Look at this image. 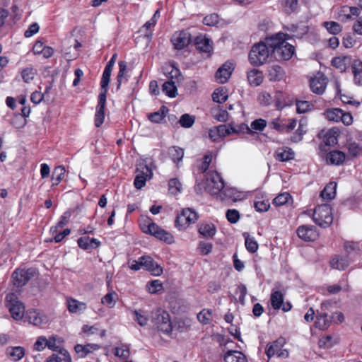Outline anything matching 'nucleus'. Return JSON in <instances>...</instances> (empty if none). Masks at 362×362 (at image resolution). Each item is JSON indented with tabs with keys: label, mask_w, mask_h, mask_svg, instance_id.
Wrapping results in <instances>:
<instances>
[{
	"label": "nucleus",
	"mask_w": 362,
	"mask_h": 362,
	"mask_svg": "<svg viewBox=\"0 0 362 362\" xmlns=\"http://www.w3.org/2000/svg\"><path fill=\"white\" fill-rule=\"evenodd\" d=\"M290 38L288 34L278 33L266 38L272 53L278 60H289L295 53L294 46L286 42Z\"/></svg>",
	"instance_id": "nucleus-1"
},
{
	"label": "nucleus",
	"mask_w": 362,
	"mask_h": 362,
	"mask_svg": "<svg viewBox=\"0 0 362 362\" xmlns=\"http://www.w3.org/2000/svg\"><path fill=\"white\" fill-rule=\"evenodd\" d=\"M271 53L272 49L267 42H259L252 47L248 55L249 61L253 66L262 65L267 62Z\"/></svg>",
	"instance_id": "nucleus-2"
},
{
	"label": "nucleus",
	"mask_w": 362,
	"mask_h": 362,
	"mask_svg": "<svg viewBox=\"0 0 362 362\" xmlns=\"http://www.w3.org/2000/svg\"><path fill=\"white\" fill-rule=\"evenodd\" d=\"M313 221L322 228H327L333 221L332 209L329 204L316 206L313 214Z\"/></svg>",
	"instance_id": "nucleus-3"
},
{
	"label": "nucleus",
	"mask_w": 362,
	"mask_h": 362,
	"mask_svg": "<svg viewBox=\"0 0 362 362\" xmlns=\"http://www.w3.org/2000/svg\"><path fill=\"white\" fill-rule=\"evenodd\" d=\"M151 322L159 331L165 334H170L173 329L170 315L162 309L151 313Z\"/></svg>",
	"instance_id": "nucleus-4"
},
{
	"label": "nucleus",
	"mask_w": 362,
	"mask_h": 362,
	"mask_svg": "<svg viewBox=\"0 0 362 362\" xmlns=\"http://www.w3.org/2000/svg\"><path fill=\"white\" fill-rule=\"evenodd\" d=\"M6 306L8 308L12 317L15 320H21L25 313V307L21 303L17 296L13 293H10L6 295Z\"/></svg>",
	"instance_id": "nucleus-5"
},
{
	"label": "nucleus",
	"mask_w": 362,
	"mask_h": 362,
	"mask_svg": "<svg viewBox=\"0 0 362 362\" xmlns=\"http://www.w3.org/2000/svg\"><path fill=\"white\" fill-rule=\"evenodd\" d=\"M225 187V182L216 171H209L206 175L205 190L211 194H218Z\"/></svg>",
	"instance_id": "nucleus-6"
},
{
	"label": "nucleus",
	"mask_w": 362,
	"mask_h": 362,
	"mask_svg": "<svg viewBox=\"0 0 362 362\" xmlns=\"http://www.w3.org/2000/svg\"><path fill=\"white\" fill-rule=\"evenodd\" d=\"M197 213L191 208L183 209L180 214L177 215L175 226L180 230H185L190 224L198 220Z\"/></svg>",
	"instance_id": "nucleus-7"
},
{
	"label": "nucleus",
	"mask_w": 362,
	"mask_h": 362,
	"mask_svg": "<svg viewBox=\"0 0 362 362\" xmlns=\"http://www.w3.org/2000/svg\"><path fill=\"white\" fill-rule=\"evenodd\" d=\"M170 79L165 82L162 86V90L169 97L175 98L177 93L176 83H179L181 78L180 70L176 68H173L170 71Z\"/></svg>",
	"instance_id": "nucleus-8"
},
{
	"label": "nucleus",
	"mask_w": 362,
	"mask_h": 362,
	"mask_svg": "<svg viewBox=\"0 0 362 362\" xmlns=\"http://www.w3.org/2000/svg\"><path fill=\"white\" fill-rule=\"evenodd\" d=\"M35 271L33 269H16L12 274L13 284L17 287H22L35 276Z\"/></svg>",
	"instance_id": "nucleus-9"
},
{
	"label": "nucleus",
	"mask_w": 362,
	"mask_h": 362,
	"mask_svg": "<svg viewBox=\"0 0 362 362\" xmlns=\"http://www.w3.org/2000/svg\"><path fill=\"white\" fill-rule=\"evenodd\" d=\"M270 303L274 310L281 308L283 311L287 312L291 309L290 303L287 302L284 303V295L279 291H272L270 297Z\"/></svg>",
	"instance_id": "nucleus-10"
},
{
	"label": "nucleus",
	"mask_w": 362,
	"mask_h": 362,
	"mask_svg": "<svg viewBox=\"0 0 362 362\" xmlns=\"http://www.w3.org/2000/svg\"><path fill=\"white\" fill-rule=\"evenodd\" d=\"M175 48L177 49H182L187 46L191 42V35L186 31H180L174 33L171 38Z\"/></svg>",
	"instance_id": "nucleus-11"
},
{
	"label": "nucleus",
	"mask_w": 362,
	"mask_h": 362,
	"mask_svg": "<svg viewBox=\"0 0 362 362\" xmlns=\"http://www.w3.org/2000/svg\"><path fill=\"white\" fill-rule=\"evenodd\" d=\"M297 234L300 239L305 241H314L319 236L315 226L306 225L299 226Z\"/></svg>",
	"instance_id": "nucleus-12"
},
{
	"label": "nucleus",
	"mask_w": 362,
	"mask_h": 362,
	"mask_svg": "<svg viewBox=\"0 0 362 362\" xmlns=\"http://www.w3.org/2000/svg\"><path fill=\"white\" fill-rule=\"evenodd\" d=\"M140 264L153 276H160L163 273V268L150 256L139 257Z\"/></svg>",
	"instance_id": "nucleus-13"
},
{
	"label": "nucleus",
	"mask_w": 362,
	"mask_h": 362,
	"mask_svg": "<svg viewBox=\"0 0 362 362\" xmlns=\"http://www.w3.org/2000/svg\"><path fill=\"white\" fill-rule=\"evenodd\" d=\"M151 235H153L156 238L163 240L168 244H170L174 242V237L173 236V235L170 233L159 227L157 224H151Z\"/></svg>",
	"instance_id": "nucleus-14"
},
{
	"label": "nucleus",
	"mask_w": 362,
	"mask_h": 362,
	"mask_svg": "<svg viewBox=\"0 0 362 362\" xmlns=\"http://www.w3.org/2000/svg\"><path fill=\"white\" fill-rule=\"evenodd\" d=\"M233 69L231 62H226L216 71L215 77L220 83H224L228 81Z\"/></svg>",
	"instance_id": "nucleus-15"
},
{
	"label": "nucleus",
	"mask_w": 362,
	"mask_h": 362,
	"mask_svg": "<svg viewBox=\"0 0 362 362\" xmlns=\"http://www.w3.org/2000/svg\"><path fill=\"white\" fill-rule=\"evenodd\" d=\"M106 103V98L103 94H100L98 97V103L96 107V112L95 115V125L97 127L101 126L105 119V107Z\"/></svg>",
	"instance_id": "nucleus-16"
},
{
	"label": "nucleus",
	"mask_w": 362,
	"mask_h": 362,
	"mask_svg": "<svg viewBox=\"0 0 362 362\" xmlns=\"http://www.w3.org/2000/svg\"><path fill=\"white\" fill-rule=\"evenodd\" d=\"M327 83V78L324 75L312 78L310 86L312 91L316 94H322Z\"/></svg>",
	"instance_id": "nucleus-17"
},
{
	"label": "nucleus",
	"mask_w": 362,
	"mask_h": 362,
	"mask_svg": "<svg viewBox=\"0 0 362 362\" xmlns=\"http://www.w3.org/2000/svg\"><path fill=\"white\" fill-rule=\"evenodd\" d=\"M26 318L30 324L40 326L47 321V317L36 310H28L26 313Z\"/></svg>",
	"instance_id": "nucleus-18"
},
{
	"label": "nucleus",
	"mask_w": 362,
	"mask_h": 362,
	"mask_svg": "<svg viewBox=\"0 0 362 362\" xmlns=\"http://www.w3.org/2000/svg\"><path fill=\"white\" fill-rule=\"evenodd\" d=\"M331 323L332 319L328 317L327 312L320 313L317 311L315 327L321 330H325L330 326Z\"/></svg>",
	"instance_id": "nucleus-19"
},
{
	"label": "nucleus",
	"mask_w": 362,
	"mask_h": 362,
	"mask_svg": "<svg viewBox=\"0 0 362 362\" xmlns=\"http://www.w3.org/2000/svg\"><path fill=\"white\" fill-rule=\"evenodd\" d=\"M345 158L346 154L344 152L337 150L329 152L326 156L327 163L335 165H340L343 164Z\"/></svg>",
	"instance_id": "nucleus-20"
},
{
	"label": "nucleus",
	"mask_w": 362,
	"mask_h": 362,
	"mask_svg": "<svg viewBox=\"0 0 362 362\" xmlns=\"http://www.w3.org/2000/svg\"><path fill=\"white\" fill-rule=\"evenodd\" d=\"M263 78L262 72L256 69H252L247 72V80L251 86H259L262 83Z\"/></svg>",
	"instance_id": "nucleus-21"
},
{
	"label": "nucleus",
	"mask_w": 362,
	"mask_h": 362,
	"mask_svg": "<svg viewBox=\"0 0 362 362\" xmlns=\"http://www.w3.org/2000/svg\"><path fill=\"white\" fill-rule=\"evenodd\" d=\"M195 45L197 49L209 53L212 50L211 41L205 36H198L195 39Z\"/></svg>",
	"instance_id": "nucleus-22"
},
{
	"label": "nucleus",
	"mask_w": 362,
	"mask_h": 362,
	"mask_svg": "<svg viewBox=\"0 0 362 362\" xmlns=\"http://www.w3.org/2000/svg\"><path fill=\"white\" fill-rule=\"evenodd\" d=\"M225 362H247L246 356L238 351H228L224 355Z\"/></svg>",
	"instance_id": "nucleus-23"
},
{
	"label": "nucleus",
	"mask_w": 362,
	"mask_h": 362,
	"mask_svg": "<svg viewBox=\"0 0 362 362\" xmlns=\"http://www.w3.org/2000/svg\"><path fill=\"white\" fill-rule=\"evenodd\" d=\"M351 70L355 84L362 86V62L354 60L351 65Z\"/></svg>",
	"instance_id": "nucleus-24"
},
{
	"label": "nucleus",
	"mask_w": 362,
	"mask_h": 362,
	"mask_svg": "<svg viewBox=\"0 0 362 362\" xmlns=\"http://www.w3.org/2000/svg\"><path fill=\"white\" fill-rule=\"evenodd\" d=\"M6 355L13 361L21 360L25 355V349L22 346H10L6 349Z\"/></svg>",
	"instance_id": "nucleus-25"
},
{
	"label": "nucleus",
	"mask_w": 362,
	"mask_h": 362,
	"mask_svg": "<svg viewBox=\"0 0 362 362\" xmlns=\"http://www.w3.org/2000/svg\"><path fill=\"white\" fill-rule=\"evenodd\" d=\"M275 157L280 161H288L294 157V152L290 148H279L275 153Z\"/></svg>",
	"instance_id": "nucleus-26"
},
{
	"label": "nucleus",
	"mask_w": 362,
	"mask_h": 362,
	"mask_svg": "<svg viewBox=\"0 0 362 362\" xmlns=\"http://www.w3.org/2000/svg\"><path fill=\"white\" fill-rule=\"evenodd\" d=\"M351 62V58L349 57L343 56L334 57L332 60V65L335 68L340 70V71H345L347 66Z\"/></svg>",
	"instance_id": "nucleus-27"
},
{
	"label": "nucleus",
	"mask_w": 362,
	"mask_h": 362,
	"mask_svg": "<svg viewBox=\"0 0 362 362\" xmlns=\"http://www.w3.org/2000/svg\"><path fill=\"white\" fill-rule=\"evenodd\" d=\"M337 183L331 182L327 184L324 189L321 192L320 196L324 199L330 200L335 197Z\"/></svg>",
	"instance_id": "nucleus-28"
},
{
	"label": "nucleus",
	"mask_w": 362,
	"mask_h": 362,
	"mask_svg": "<svg viewBox=\"0 0 362 362\" xmlns=\"http://www.w3.org/2000/svg\"><path fill=\"white\" fill-rule=\"evenodd\" d=\"M283 346V342L281 340H276L267 345L265 353L269 358L276 355L279 351Z\"/></svg>",
	"instance_id": "nucleus-29"
},
{
	"label": "nucleus",
	"mask_w": 362,
	"mask_h": 362,
	"mask_svg": "<svg viewBox=\"0 0 362 362\" xmlns=\"http://www.w3.org/2000/svg\"><path fill=\"white\" fill-rule=\"evenodd\" d=\"M268 76L270 81H280L284 76V71L282 68L278 65H274L269 67L268 70Z\"/></svg>",
	"instance_id": "nucleus-30"
},
{
	"label": "nucleus",
	"mask_w": 362,
	"mask_h": 362,
	"mask_svg": "<svg viewBox=\"0 0 362 362\" xmlns=\"http://www.w3.org/2000/svg\"><path fill=\"white\" fill-rule=\"evenodd\" d=\"M67 307L70 313H77L85 310L86 309V304L75 299H69L67 300Z\"/></svg>",
	"instance_id": "nucleus-31"
},
{
	"label": "nucleus",
	"mask_w": 362,
	"mask_h": 362,
	"mask_svg": "<svg viewBox=\"0 0 362 362\" xmlns=\"http://www.w3.org/2000/svg\"><path fill=\"white\" fill-rule=\"evenodd\" d=\"M331 267L338 270H344L349 264L346 257H334L330 262Z\"/></svg>",
	"instance_id": "nucleus-32"
},
{
	"label": "nucleus",
	"mask_w": 362,
	"mask_h": 362,
	"mask_svg": "<svg viewBox=\"0 0 362 362\" xmlns=\"http://www.w3.org/2000/svg\"><path fill=\"white\" fill-rule=\"evenodd\" d=\"M199 233L206 238H212L216 233V228L213 224L202 223L199 226Z\"/></svg>",
	"instance_id": "nucleus-33"
},
{
	"label": "nucleus",
	"mask_w": 362,
	"mask_h": 362,
	"mask_svg": "<svg viewBox=\"0 0 362 362\" xmlns=\"http://www.w3.org/2000/svg\"><path fill=\"white\" fill-rule=\"evenodd\" d=\"M168 153L174 163H179L184 156V150L178 146H172L168 149Z\"/></svg>",
	"instance_id": "nucleus-34"
},
{
	"label": "nucleus",
	"mask_w": 362,
	"mask_h": 362,
	"mask_svg": "<svg viewBox=\"0 0 362 362\" xmlns=\"http://www.w3.org/2000/svg\"><path fill=\"white\" fill-rule=\"evenodd\" d=\"M65 174V168L62 165L57 166L52 173V185H57L63 180Z\"/></svg>",
	"instance_id": "nucleus-35"
},
{
	"label": "nucleus",
	"mask_w": 362,
	"mask_h": 362,
	"mask_svg": "<svg viewBox=\"0 0 362 362\" xmlns=\"http://www.w3.org/2000/svg\"><path fill=\"white\" fill-rule=\"evenodd\" d=\"M71 216V214L69 211H65L60 217V220L57 225L51 228L50 232L52 234L57 233L59 228H63L69 223Z\"/></svg>",
	"instance_id": "nucleus-36"
},
{
	"label": "nucleus",
	"mask_w": 362,
	"mask_h": 362,
	"mask_svg": "<svg viewBox=\"0 0 362 362\" xmlns=\"http://www.w3.org/2000/svg\"><path fill=\"white\" fill-rule=\"evenodd\" d=\"M338 131L335 129H329L325 136V143L327 146H333L337 142Z\"/></svg>",
	"instance_id": "nucleus-37"
},
{
	"label": "nucleus",
	"mask_w": 362,
	"mask_h": 362,
	"mask_svg": "<svg viewBox=\"0 0 362 362\" xmlns=\"http://www.w3.org/2000/svg\"><path fill=\"white\" fill-rule=\"evenodd\" d=\"M62 342L61 338L57 336H52L47 339V348L52 351H59L62 349L59 345Z\"/></svg>",
	"instance_id": "nucleus-38"
},
{
	"label": "nucleus",
	"mask_w": 362,
	"mask_h": 362,
	"mask_svg": "<svg viewBox=\"0 0 362 362\" xmlns=\"http://www.w3.org/2000/svg\"><path fill=\"white\" fill-rule=\"evenodd\" d=\"M138 175H141L146 180L151 179L153 176V172L151 169L146 165L139 164L136 169Z\"/></svg>",
	"instance_id": "nucleus-39"
},
{
	"label": "nucleus",
	"mask_w": 362,
	"mask_h": 362,
	"mask_svg": "<svg viewBox=\"0 0 362 362\" xmlns=\"http://www.w3.org/2000/svg\"><path fill=\"white\" fill-rule=\"evenodd\" d=\"M212 98L214 102L223 103L227 100L228 95L226 90L224 88H221L216 89L214 92V93L212 94Z\"/></svg>",
	"instance_id": "nucleus-40"
},
{
	"label": "nucleus",
	"mask_w": 362,
	"mask_h": 362,
	"mask_svg": "<svg viewBox=\"0 0 362 362\" xmlns=\"http://www.w3.org/2000/svg\"><path fill=\"white\" fill-rule=\"evenodd\" d=\"M343 111L339 108H333L331 110H327L325 112L326 117L330 120L334 122H339Z\"/></svg>",
	"instance_id": "nucleus-41"
},
{
	"label": "nucleus",
	"mask_w": 362,
	"mask_h": 362,
	"mask_svg": "<svg viewBox=\"0 0 362 362\" xmlns=\"http://www.w3.org/2000/svg\"><path fill=\"white\" fill-rule=\"evenodd\" d=\"M212 310H202L198 315L197 319L198 320L204 324L207 325L209 324L212 320Z\"/></svg>",
	"instance_id": "nucleus-42"
},
{
	"label": "nucleus",
	"mask_w": 362,
	"mask_h": 362,
	"mask_svg": "<svg viewBox=\"0 0 362 362\" xmlns=\"http://www.w3.org/2000/svg\"><path fill=\"white\" fill-rule=\"evenodd\" d=\"M243 235L245 239V247L247 250L251 253L255 252L258 249L257 243L254 240V238H250L248 233H245Z\"/></svg>",
	"instance_id": "nucleus-43"
},
{
	"label": "nucleus",
	"mask_w": 362,
	"mask_h": 362,
	"mask_svg": "<svg viewBox=\"0 0 362 362\" xmlns=\"http://www.w3.org/2000/svg\"><path fill=\"white\" fill-rule=\"evenodd\" d=\"M146 288L150 293L154 294L163 290V286L159 280H153L146 284Z\"/></svg>",
	"instance_id": "nucleus-44"
},
{
	"label": "nucleus",
	"mask_w": 362,
	"mask_h": 362,
	"mask_svg": "<svg viewBox=\"0 0 362 362\" xmlns=\"http://www.w3.org/2000/svg\"><path fill=\"white\" fill-rule=\"evenodd\" d=\"M127 74V62L124 61L119 62V72L117 75V89H119L122 83L123 78L125 77Z\"/></svg>",
	"instance_id": "nucleus-45"
},
{
	"label": "nucleus",
	"mask_w": 362,
	"mask_h": 362,
	"mask_svg": "<svg viewBox=\"0 0 362 362\" xmlns=\"http://www.w3.org/2000/svg\"><path fill=\"white\" fill-rule=\"evenodd\" d=\"M110 76L111 73L107 71H103L100 86L102 88V91L100 94H103L105 98H106L107 90H108V85L110 80Z\"/></svg>",
	"instance_id": "nucleus-46"
},
{
	"label": "nucleus",
	"mask_w": 362,
	"mask_h": 362,
	"mask_svg": "<svg viewBox=\"0 0 362 362\" xmlns=\"http://www.w3.org/2000/svg\"><path fill=\"white\" fill-rule=\"evenodd\" d=\"M267 126V121L263 119H257L252 122L250 129H252V134H255L256 131H263Z\"/></svg>",
	"instance_id": "nucleus-47"
},
{
	"label": "nucleus",
	"mask_w": 362,
	"mask_h": 362,
	"mask_svg": "<svg viewBox=\"0 0 362 362\" xmlns=\"http://www.w3.org/2000/svg\"><path fill=\"white\" fill-rule=\"evenodd\" d=\"M313 107V105L308 101L299 100L296 102V111L300 114L310 111Z\"/></svg>",
	"instance_id": "nucleus-48"
},
{
	"label": "nucleus",
	"mask_w": 362,
	"mask_h": 362,
	"mask_svg": "<svg viewBox=\"0 0 362 362\" xmlns=\"http://www.w3.org/2000/svg\"><path fill=\"white\" fill-rule=\"evenodd\" d=\"M195 121V117L189 114H184L181 116L179 123L182 127L189 128L191 127Z\"/></svg>",
	"instance_id": "nucleus-49"
},
{
	"label": "nucleus",
	"mask_w": 362,
	"mask_h": 362,
	"mask_svg": "<svg viewBox=\"0 0 362 362\" xmlns=\"http://www.w3.org/2000/svg\"><path fill=\"white\" fill-rule=\"evenodd\" d=\"M324 26L329 33L333 35L338 34L341 31V26L340 24L334 21L325 22Z\"/></svg>",
	"instance_id": "nucleus-50"
},
{
	"label": "nucleus",
	"mask_w": 362,
	"mask_h": 362,
	"mask_svg": "<svg viewBox=\"0 0 362 362\" xmlns=\"http://www.w3.org/2000/svg\"><path fill=\"white\" fill-rule=\"evenodd\" d=\"M36 70L31 67H27L21 71V76L25 83H30L35 77Z\"/></svg>",
	"instance_id": "nucleus-51"
},
{
	"label": "nucleus",
	"mask_w": 362,
	"mask_h": 362,
	"mask_svg": "<svg viewBox=\"0 0 362 362\" xmlns=\"http://www.w3.org/2000/svg\"><path fill=\"white\" fill-rule=\"evenodd\" d=\"M117 298V294L116 293H108L103 298L102 303L106 305L107 306L111 308L115 306Z\"/></svg>",
	"instance_id": "nucleus-52"
},
{
	"label": "nucleus",
	"mask_w": 362,
	"mask_h": 362,
	"mask_svg": "<svg viewBox=\"0 0 362 362\" xmlns=\"http://www.w3.org/2000/svg\"><path fill=\"white\" fill-rule=\"evenodd\" d=\"M91 346V347H93L94 349H98V346L96 345V344H93V345H90V344H87L86 346H83L81 344H77L75 346V351L77 354H81V357H84L86 356L88 353L90 352V350L89 349V347Z\"/></svg>",
	"instance_id": "nucleus-53"
},
{
	"label": "nucleus",
	"mask_w": 362,
	"mask_h": 362,
	"mask_svg": "<svg viewBox=\"0 0 362 362\" xmlns=\"http://www.w3.org/2000/svg\"><path fill=\"white\" fill-rule=\"evenodd\" d=\"M114 354L117 357L127 358L129 356V349L127 345L122 344L120 346L115 348Z\"/></svg>",
	"instance_id": "nucleus-54"
},
{
	"label": "nucleus",
	"mask_w": 362,
	"mask_h": 362,
	"mask_svg": "<svg viewBox=\"0 0 362 362\" xmlns=\"http://www.w3.org/2000/svg\"><path fill=\"white\" fill-rule=\"evenodd\" d=\"M361 152V148L359 144L352 142L348 144V156L351 158H356Z\"/></svg>",
	"instance_id": "nucleus-55"
},
{
	"label": "nucleus",
	"mask_w": 362,
	"mask_h": 362,
	"mask_svg": "<svg viewBox=\"0 0 362 362\" xmlns=\"http://www.w3.org/2000/svg\"><path fill=\"white\" fill-rule=\"evenodd\" d=\"M216 132L219 136H226L233 134L232 125L221 124L216 127Z\"/></svg>",
	"instance_id": "nucleus-56"
},
{
	"label": "nucleus",
	"mask_w": 362,
	"mask_h": 362,
	"mask_svg": "<svg viewBox=\"0 0 362 362\" xmlns=\"http://www.w3.org/2000/svg\"><path fill=\"white\" fill-rule=\"evenodd\" d=\"M47 347V339L45 336L39 337L33 345V349L42 351Z\"/></svg>",
	"instance_id": "nucleus-57"
},
{
	"label": "nucleus",
	"mask_w": 362,
	"mask_h": 362,
	"mask_svg": "<svg viewBox=\"0 0 362 362\" xmlns=\"http://www.w3.org/2000/svg\"><path fill=\"white\" fill-rule=\"evenodd\" d=\"M168 186L169 189L173 194H177V193L181 192L182 184L176 178L170 179L168 182Z\"/></svg>",
	"instance_id": "nucleus-58"
},
{
	"label": "nucleus",
	"mask_w": 362,
	"mask_h": 362,
	"mask_svg": "<svg viewBox=\"0 0 362 362\" xmlns=\"http://www.w3.org/2000/svg\"><path fill=\"white\" fill-rule=\"evenodd\" d=\"M290 199L291 195L288 193H281L274 199L273 204L276 206H281L286 204Z\"/></svg>",
	"instance_id": "nucleus-59"
},
{
	"label": "nucleus",
	"mask_w": 362,
	"mask_h": 362,
	"mask_svg": "<svg viewBox=\"0 0 362 362\" xmlns=\"http://www.w3.org/2000/svg\"><path fill=\"white\" fill-rule=\"evenodd\" d=\"M134 314L136 317L135 320L138 322V324L141 326H146L148 323V317L144 315V312L141 310H134Z\"/></svg>",
	"instance_id": "nucleus-60"
},
{
	"label": "nucleus",
	"mask_w": 362,
	"mask_h": 362,
	"mask_svg": "<svg viewBox=\"0 0 362 362\" xmlns=\"http://www.w3.org/2000/svg\"><path fill=\"white\" fill-rule=\"evenodd\" d=\"M55 360L57 362H71V358L69 352L65 349L59 351V355L55 354Z\"/></svg>",
	"instance_id": "nucleus-61"
},
{
	"label": "nucleus",
	"mask_w": 362,
	"mask_h": 362,
	"mask_svg": "<svg viewBox=\"0 0 362 362\" xmlns=\"http://www.w3.org/2000/svg\"><path fill=\"white\" fill-rule=\"evenodd\" d=\"M218 16L216 13H211L210 15L206 16L203 19L204 24L209 26L216 25L218 23Z\"/></svg>",
	"instance_id": "nucleus-62"
},
{
	"label": "nucleus",
	"mask_w": 362,
	"mask_h": 362,
	"mask_svg": "<svg viewBox=\"0 0 362 362\" xmlns=\"http://www.w3.org/2000/svg\"><path fill=\"white\" fill-rule=\"evenodd\" d=\"M226 218L231 223H235L240 218V214L235 209H228L226 212Z\"/></svg>",
	"instance_id": "nucleus-63"
},
{
	"label": "nucleus",
	"mask_w": 362,
	"mask_h": 362,
	"mask_svg": "<svg viewBox=\"0 0 362 362\" xmlns=\"http://www.w3.org/2000/svg\"><path fill=\"white\" fill-rule=\"evenodd\" d=\"M269 206L270 204L268 200H257L255 202V208L257 211H267Z\"/></svg>",
	"instance_id": "nucleus-64"
}]
</instances>
